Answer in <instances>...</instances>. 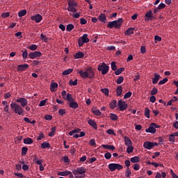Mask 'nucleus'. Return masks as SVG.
Wrapping results in <instances>:
<instances>
[{
  "label": "nucleus",
  "instance_id": "nucleus-1",
  "mask_svg": "<svg viewBox=\"0 0 178 178\" xmlns=\"http://www.w3.org/2000/svg\"><path fill=\"white\" fill-rule=\"evenodd\" d=\"M68 7L67 10L68 12H70V15L72 16L74 19H79L80 17V15H81V13L77 12V10L76 9V6H77V3L74 0H68ZM77 12V13H76ZM74 13V14H72Z\"/></svg>",
  "mask_w": 178,
  "mask_h": 178
},
{
  "label": "nucleus",
  "instance_id": "nucleus-2",
  "mask_svg": "<svg viewBox=\"0 0 178 178\" xmlns=\"http://www.w3.org/2000/svg\"><path fill=\"white\" fill-rule=\"evenodd\" d=\"M82 79H94L95 77V72L91 67H88L84 70H80L78 72Z\"/></svg>",
  "mask_w": 178,
  "mask_h": 178
},
{
  "label": "nucleus",
  "instance_id": "nucleus-3",
  "mask_svg": "<svg viewBox=\"0 0 178 178\" xmlns=\"http://www.w3.org/2000/svg\"><path fill=\"white\" fill-rule=\"evenodd\" d=\"M10 108L14 113H15L16 115H19L20 116L23 115V113H24V110H23L22 106L16 102L11 103Z\"/></svg>",
  "mask_w": 178,
  "mask_h": 178
},
{
  "label": "nucleus",
  "instance_id": "nucleus-4",
  "mask_svg": "<svg viewBox=\"0 0 178 178\" xmlns=\"http://www.w3.org/2000/svg\"><path fill=\"white\" fill-rule=\"evenodd\" d=\"M72 173L75 178H84L86 177V168L79 167L73 170Z\"/></svg>",
  "mask_w": 178,
  "mask_h": 178
},
{
  "label": "nucleus",
  "instance_id": "nucleus-5",
  "mask_svg": "<svg viewBox=\"0 0 178 178\" xmlns=\"http://www.w3.org/2000/svg\"><path fill=\"white\" fill-rule=\"evenodd\" d=\"M123 23V19L120 18L118 20L108 22L107 27L108 29H120L122 24Z\"/></svg>",
  "mask_w": 178,
  "mask_h": 178
},
{
  "label": "nucleus",
  "instance_id": "nucleus-6",
  "mask_svg": "<svg viewBox=\"0 0 178 178\" xmlns=\"http://www.w3.org/2000/svg\"><path fill=\"white\" fill-rule=\"evenodd\" d=\"M97 70L101 72L102 74H106L109 72V67L106 63H102L98 65Z\"/></svg>",
  "mask_w": 178,
  "mask_h": 178
},
{
  "label": "nucleus",
  "instance_id": "nucleus-7",
  "mask_svg": "<svg viewBox=\"0 0 178 178\" xmlns=\"http://www.w3.org/2000/svg\"><path fill=\"white\" fill-rule=\"evenodd\" d=\"M108 169L110 172H115V170H122L123 165L119 163H110L108 164Z\"/></svg>",
  "mask_w": 178,
  "mask_h": 178
},
{
  "label": "nucleus",
  "instance_id": "nucleus-8",
  "mask_svg": "<svg viewBox=\"0 0 178 178\" xmlns=\"http://www.w3.org/2000/svg\"><path fill=\"white\" fill-rule=\"evenodd\" d=\"M159 127H161V126L155 123H152L149 128L145 129V131L146 133H151L152 134H155V133H156V129H159Z\"/></svg>",
  "mask_w": 178,
  "mask_h": 178
},
{
  "label": "nucleus",
  "instance_id": "nucleus-9",
  "mask_svg": "<svg viewBox=\"0 0 178 178\" xmlns=\"http://www.w3.org/2000/svg\"><path fill=\"white\" fill-rule=\"evenodd\" d=\"M81 40H79L78 41V45L79 47H83L84 44L87 42H90V39L88 38V34H83L82 37L81 38Z\"/></svg>",
  "mask_w": 178,
  "mask_h": 178
},
{
  "label": "nucleus",
  "instance_id": "nucleus-10",
  "mask_svg": "<svg viewBox=\"0 0 178 178\" xmlns=\"http://www.w3.org/2000/svg\"><path fill=\"white\" fill-rule=\"evenodd\" d=\"M158 145H159V144L156 143V142L152 143L149 141H146L143 143V147L146 149H152L154 147H158Z\"/></svg>",
  "mask_w": 178,
  "mask_h": 178
},
{
  "label": "nucleus",
  "instance_id": "nucleus-11",
  "mask_svg": "<svg viewBox=\"0 0 178 178\" xmlns=\"http://www.w3.org/2000/svg\"><path fill=\"white\" fill-rule=\"evenodd\" d=\"M145 22H149L151 20H154L155 19V17L154 16V13H152V10H149L145 15Z\"/></svg>",
  "mask_w": 178,
  "mask_h": 178
},
{
  "label": "nucleus",
  "instance_id": "nucleus-12",
  "mask_svg": "<svg viewBox=\"0 0 178 178\" xmlns=\"http://www.w3.org/2000/svg\"><path fill=\"white\" fill-rule=\"evenodd\" d=\"M118 105L121 112L126 111V108H127V104H126V102H123L122 100H119Z\"/></svg>",
  "mask_w": 178,
  "mask_h": 178
},
{
  "label": "nucleus",
  "instance_id": "nucleus-13",
  "mask_svg": "<svg viewBox=\"0 0 178 178\" xmlns=\"http://www.w3.org/2000/svg\"><path fill=\"white\" fill-rule=\"evenodd\" d=\"M41 55H42L41 51H34L29 54L28 56L30 59H35V58H40Z\"/></svg>",
  "mask_w": 178,
  "mask_h": 178
},
{
  "label": "nucleus",
  "instance_id": "nucleus-14",
  "mask_svg": "<svg viewBox=\"0 0 178 178\" xmlns=\"http://www.w3.org/2000/svg\"><path fill=\"white\" fill-rule=\"evenodd\" d=\"M16 102H18L20 104V106L24 107L27 105L28 101L26 98L24 97H20L19 99H17Z\"/></svg>",
  "mask_w": 178,
  "mask_h": 178
},
{
  "label": "nucleus",
  "instance_id": "nucleus-15",
  "mask_svg": "<svg viewBox=\"0 0 178 178\" xmlns=\"http://www.w3.org/2000/svg\"><path fill=\"white\" fill-rule=\"evenodd\" d=\"M31 19L35 22V23H40L42 20V16L40 14H36L35 15H33Z\"/></svg>",
  "mask_w": 178,
  "mask_h": 178
},
{
  "label": "nucleus",
  "instance_id": "nucleus-16",
  "mask_svg": "<svg viewBox=\"0 0 178 178\" xmlns=\"http://www.w3.org/2000/svg\"><path fill=\"white\" fill-rule=\"evenodd\" d=\"M124 140L125 143V145L127 147H130V146L133 145V143L131 142V140H130V138H129L127 136H124Z\"/></svg>",
  "mask_w": 178,
  "mask_h": 178
},
{
  "label": "nucleus",
  "instance_id": "nucleus-17",
  "mask_svg": "<svg viewBox=\"0 0 178 178\" xmlns=\"http://www.w3.org/2000/svg\"><path fill=\"white\" fill-rule=\"evenodd\" d=\"M28 67H29V64L19 65L17 66V70L19 72H23L26 70V69H28Z\"/></svg>",
  "mask_w": 178,
  "mask_h": 178
},
{
  "label": "nucleus",
  "instance_id": "nucleus-18",
  "mask_svg": "<svg viewBox=\"0 0 178 178\" xmlns=\"http://www.w3.org/2000/svg\"><path fill=\"white\" fill-rule=\"evenodd\" d=\"M57 88H58L57 83L53 82L50 84V91H51V92H55Z\"/></svg>",
  "mask_w": 178,
  "mask_h": 178
},
{
  "label": "nucleus",
  "instance_id": "nucleus-19",
  "mask_svg": "<svg viewBox=\"0 0 178 178\" xmlns=\"http://www.w3.org/2000/svg\"><path fill=\"white\" fill-rule=\"evenodd\" d=\"M161 78V75L157 73L154 74V77L152 79V84H156L158 81H159V79Z\"/></svg>",
  "mask_w": 178,
  "mask_h": 178
},
{
  "label": "nucleus",
  "instance_id": "nucleus-20",
  "mask_svg": "<svg viewBox=\"0 0 178 178\" xmlns=\"http://www.w3.org/2000/svg\"><path fill=\"white\" fill-rule=\"evenodd\" d=\"M98 19L99 22H102V23H106V15H105V14L101 13L99 15Z\"/></svg>",
  "mask_w": 178,
  "mask_h": 178
},
{
  "label": "nucleus",
  "instance_id": "nucleus-21",
  "mask_svg": "<svg viewBox=\"0 0 178 178\" xmlns=\"http://www.w3.org/2000/svg\"><path fill=\"white\" fill-rule=\"evenodd\" d=\"M175 137H176V136H175L174 133L169 135L168 140L171 144H175V142L176 141V138H175Z\"/></svg>",
  "mask_w": 178,
  "mask_h": 178
},
{
  "label": "nucleus",
  "instance_id": "nucleus-22",
  "mask_svg": "<svg viewBox=\"0 0 178 178\" xmlns=\"http://www.w3.org/2000/svg\"><path fill=\"white\" fill-rule=\"evenodd\" d=\"M80 131H81V129H73L72 131L69 132V136H73V137H74L75 134H79Z\"/></svg>",
  "mask_w": 178,
  "mask_h": 178
},
{
  "label": "nucleus",
  "instance_id": "nucleus-23",
  "mask_svg": "<svg viewBox=\"0 0 178 178\" xmlns=\"http://www.w3.org/2000/svg\"><path fill=\"white\" fill-rule=\"evenodd\" d=\"M74 58L75 59H81V58H84V54L81 51H79L74 55Z\"/></svg>",
  "mask_w": 178,
  "mask_h": 178
},
{
  "label": "nucleus",
  "instance_id": "nucleus-24",
  "mask_svg": "<svg viewBox=\"0 0 178 178\" xmlns=\"http://www.w3.org/2000/svg\"><path fill=\"white\" fill-rule=\"evenodd\" d=\"M102 147L104 148V149H111V151H115V146L111 145H102Z\"/></svg>",
  "mask_w": 178,
  "mask_h": 178
},
{
  "label": "nucleus",
  "instance_id": "nucleus-25",
  "mask_svg": "<svg viewBox=\"0 0 178 178\" xmlns=\"http://www.w3.org/2000/svg\"><path fill=\"white\" fill-rule=\"evenodd\" d=\"M134 34V28H129L124 33L125 35H131Z\"/></svg>",
  "mask_w": 178,
  "mask_h": 178
},
{
  "label": "nucleus",
  "instance_id": "nucleus-26",
  "mask_svg": "<svg viewBox=\"0 0 178 178\" xmlns=\"http://www.w3.org/2000/svg\"><path fill=\"white\" fill-rule=\"evenodd\" d=\"M88 123L89 125L93 127V129H97V123L95 122V121L92 120V119L89 120L88 121Z\"/></svg>",
  "mask_w": 178,
  "mask_h": 178
},
{
  "label": "nucleus",
  "instance_id": "nucleus-27",
  "mask_svg": "<svg viewBox=\"0 0 178 178\" xmlns=\"http://www.w3.org/2000/svg\"><path fill=\"white\" fill-rule=\"evenodd\" d=\"M70 175H72V172L70 171H63L58 172V176H69Z\"/></svg>",
  "mask_w": 178,
  "mask_h": 178
},
{
  "label": "nucleus",
  "instance_id": "nucleus-28",
  "mask_svg": "<svg viewBox=\"0 0 178 178\" xmlns=\"http://www.w3.org/2000/svg\"><path fill=\"white\" fill-rule=\"evenodd\" d=\"M70 107L72 108V109H77L79 108V104L76 102H70Z\"/></svg>",
  "mask_w": 178,
  "mask_h": 178
},
{
  "label": "nucleus",
  "instance_id": "nucleus-29",
  "mask_svg": "<svg viewBox=\"0 0 178 178\" xmlns=\"http://www.w3.org/2000/svg\"><path fill=\"white\" fill-rule=\"evenodd\" d=\"M64 99H67V101L70 103L74 101L70 93H67L66 97H64Z\"/></svg>",
  "mask_w": 178,
  "mask_h": 178
},
{
  "label": "nucleus",
  "instance_id": "nucleus-30",
  "mask_svg": "<svg viewBox=\"0 0 178 178\" xmlns=\"http://www.w3.org/2000/svg\"><path fill=\"white\" fill-rule=\"evenodd\" d=\"M51 147V145H49V143L48 142H43L41 144V148H42L43 149H47V148H50Z\"/></svg>",
  "mask_w": 178,
  "mask_h": 178
},
{
  "label": "nucleus",
  "instance_id": "nucleus-31",
  "mask_svg": "<svg viewBox=\"0 0 178 178\" xmlns=\"http://www.w3.org/2000/svg\"><path fill=\"white\" fill-rule=\"evenodd\" d=\"M34 141L31 138H26L24 139V144H26L27 145L30 144H33Z\"/></svg>",
  "mask_w": 178,
  "mask_h": 178
},
{
  "label": "nucleus",
  "instance_id": "nucleus-32",
  "mask_svg": "<svg viewBox=\"0 0 178 178\" xmlns=\"http://www.w3.org/2000/svg\"><path fill=\"white\" fill-rule=\"evenodd\" d=\"M122 86H118L117 88H116V95H117V97H120V95H122Z\"/></svg>",
  "mask_w": 178,
  "mask_h": 178
},
{
  "label": "nucleus",
  "instance_id": "nucleus-33",
  "mask_svg": "<svg viewBox=\"0 0 178 178\" xmlns=\"http://www.w3.org/2000/svg\"><path fill=\"white\" fill-rule=\"evenodd\" d=\"M131 162L132 163H138V162H140V157H138V156L131 157Z\"/></svg>",
  "mask_w": 178,
  "mask_h": 178
},
{
  "label": "nucleus",
  "instance_id": "nucleus-34",
  "mask_svg": "<svg viewBox=\"0 0 178 178\" xmlns=\"http://www.w3.org/2000/svg\"><path fill=\"white\" fill-rule=\"evenodd\" d=\"M117 104H118V102H116V100H112L110 102V108H111V109H115V108H116V106H117Z\"/></svg>",
  "mask_w": 178,
  "mask_h": 178
},
{
  "label": "nucleus",
  "instance_id": "nucleus-35",
  "mask_svg": "<svg viewBox=\"0 0 178 178\" xmlns=\"http://www.w3.org/2000/svg\"><path fill=\"white\" fill-rule=\"evenodd\" d=\"M92 113L95 114L96 116H101V111L97 109V108H92Z\"/></svg>",
  "mask_w": 178,
  "mask_h": 178
},
{
  "label": "nucleus",
  "instance_id": "nucleus-36",
  "mask_svg": "<svg viewBox=\"0 0 178 178\" xmlns=\"http://www.w3.org/2000/svg\"><path fill=\"white\" fill-rule=\"evenodd\" d=\"M27 14V10H22L18 13L19 17H23V16H26Z\"/></svg>",
  "mask_w": 178,
  "mask_h": 178
},
{
  "label": "nucleus",
  "instance_id": "nucleus-37",
  "mask_svg": "<svg viewBox=\"0 0 178 178\" xmlns=\"http://www.w3.org/2000/svg\"><path fill=\"white\" fill-rule=\"evenodd\" d=\"M102 92L106 95V97H109V89L108 88H102L101 89Z\"/></svg>",
  "mask_w": 178,
  "mask_h": 178
},
{
  "label": "nucleus",
  "instance_id": "nucleus-38",
  "mask_svg": "<svg viewBox=\"0 0 178 178\" xmlns=\"http://www.w3.org/2000/svg\"><path fill=\"white\" fill-rule=\"evenodd\" d=\"M122 72H124V67L119 68L118 70H115V74L116 76H119Z\"/></svg>",
  "mask_w": 178,
  "mask_h": 178
},
{
  "label": "nucleus",
  "instance_id": "nucleus-39",
  "mask_svg": "<svg viewBox=\"0 0 178 178\" xmlns=\"http://www.w3.org/2000/svg\"><path fill=\"white\" fill-rule=\"evenodd\" d=\"M134 151V147H133V145L131 146H127V154H131Z\"/></svg>",
  "mask_w": 178,
  "mask_h": 178
},
{
  "label": "nucleus",
  "instance_id": "nucleus-40",
  "mask_svg": "<svg viewBox=\"0 0 178 178\" xmlns=\"http://www.w3.org/2000/svg\"><path fill=\"white\" fill-rule=\"evenodd\" d=\"M110 119L111 120H118V115H116V114H115L113 113H111L110 114Z\"/></svg>",
  "mask_w": 178,
  "mask_h": 178
},
{
  "label": "nucleus",
  "instance_id": "nucleus-41",
  "mask_svg": "<svg viewBox=\"0 0 178 178\" xmlns=\"http://www.w3.org/2000/svg\"><path fill=\"white\" fill-rule=\"evenodd\" d=\"M55 131H56V127H52L50 133L49 134V137H54V136H55Z\"/></svg>",
  "mask_w": 178,
  "mask_h": 178
},
{
  "label": "nucleus",
  "instance_id": "nucleus-42",
  "mask_svg": "<svg viewBox=\"0 0 178 178\" xmlns=\"http://www.w3.org/2000/svg\"><path fill=\"white\" fill-rule=\"evenodd\" d=\"M74 29V25L72 24H69L68 25H67V28L66 30L67 31H72L73 29Z\"/></svg>",
  "mask_w": 178,
  "mask_h": 178
},
{
  "label": "nucleus",
  "instance_id": "nucleus-43",
  "mask_svg": "<svg viewBox=\"0 0 178 178\" xmlns=\"http://www.w3.org/2000/svg\"><path fill=\"white\" fill-rule=\"evenodd\" d=\"M72 72H73V69L65 70L63 72V76H67V74H70Z\"/></svg>",
  "mask_w": 178,
  "mask_h": 178
},
{
  "label": "nucleus",
  "instance_id": "nucleus-44",
  "mask_svg": "<svg viewBox=\"0 0 178 178\" xmlns=\"http://www.w3.org/2000/svg\"><path fill=\"white\" fill-rule=\"evenodd\" d=\"M149 113H150L149 108H145V116L147 119H149Z\"/></svg>",
  "mask_w": 178,
  "mask_h": 178
},
{
  "label": "nucleus",
  "instance_id": "nucleus-45",
  "mask_svg": "<svg viewBox=\"0 0 178 178\" xmlns=\"http://www.w3.org/2000/svg\"><path fill=\"white\" fill-rule=\"evenodd\" d=\"M86 136V133L84 131H81L79 135L75 134L74 135V138H79V137H84Z\"/></svg>",
  "mask_w": 178,
  "mask_h": 178
},
{
  "label": "nucleus",
  "instance_id": "nucleus-46",
  "mask_svg": "<svg viewBox=\"0 0 178 178\" xmlns=\"http://www.w3.org/2000/svg\"><path fill=\"white\" fill-rule=\"evenodd\" d=\"M124 80V78H123V76H119L116 80V83L117 84H122Z\"/></svg>",
  "mask_w": 178,
  "mask_h": 178
},
{
  "label": "nucleus",
  "instance_id": "nucleus-47",
  "mask_svg": "<svg viewBox=\"0 0 178 178\" xmlns=\"http://www.w3.org/2000/svg\"><path fill=\"white\" fill-rule=\"evenodd\" d=\"M40 38L42 41H44V42H48V38L44 35V34H40Z\"/></svg>",
  "mask_w": 178,
  "mask_h": 178
},
{
  "label": "nucleus",
  "instance_id": "nucleus-48",
  "mask_svg": "<svg viewBox=\"0 0 178 178\" xmlns=\"http://www.w3.org/2000/svg\"><path fill=\"white\" fill-rule=\"evenodd\" d=\"M132 94L133 93L131 92H128L125 93L124 95V99H127V98H130V97H131Z\"/></svg>",
  "mask_w": 178,
  "mask_h": 178
},
{
  "label": "nucleus",
  "instance_id": "nucleus-49",
  "mask_svg": "<svg viewBox=\"0 0 178 178\" xmlns=\"http://www.w3.org/2000/svg\"><path fill=\"white\" fill-rule=\"evenodd\" d=\"M130 175H131V171L130 170V168H128L125 171V176L126 177H130Z\"/></svg>",
  "mask_w": 178,
  "mask_h": 178
},
{
  "label": "nucleus",
  "instance_id": "nucleus-50",
  "mask_svg": "<svg viewBox=\"0 0 178 178\" xmlns=\"http://www.w3.org/2000/svg\"><path fill=\"white\" fill-rule=\"evenodd\" d=\"M104 158L106 159H111V158H112V154H111V152H106L104 154Z\"/></svg>",
  "mask_w": 178,
  "mask_h": 178
},
{
  "label": "nucleus",
  "instance_id": "nucleus-51",
  "mask_svg": "<svg viewBox=\"0 0 178 178\" xmlns=\"http://www.w3.org/2000/svg\"><path fill=\"white\" fill-rule=\"evenodd\" d=\"M27 151H29V148L24 147L22 149V155H26L27 154Z\"/></svg>",
  "mask_w": 178,
  "mask_h": 178
},
{
  "label": "nucleus",
  "instance_id": "nucleus-52",
  "mask_svg": "<svg viewBox=\"0 0 178 178\" xmlns=\"http://www.w3.org/2000/svg\"><path fill=\"white\" fill-rule=\"evenodd\" d=\"M69 84L70 86H77V79H75L74 81L70 80Z\"/></svg>",
  "mask_w": 178,
  "mask_h": 178
},
{
  "label": "nucleus",
  "instance_id": "nucleus-53",
  "mask_svg": "<svg viewBox=\"0 0 178 178\" xmlns=\"http://www.w3.org/2000/svg\"><path fill=\"white\" fill-rule=\"evenodd\" d=\"M167 81H168V78H164L163 80H161V81H160L159 82V84L160 86H162V85L166 83Z\"/></svg>",
  "mask_w": 178,
  "mask_h": 178
},
{
  "label": "nucleus",
  "instance_id": "nucleus-54",
  "mask_svg": "<svg viewBox=\"0 0 178 178\" xmlns=\"http://www.w3.org/2000/svg\"><path fill=\"white\" fill-rule=\"evenodd\" d=\"M23 59H27V56H29V53L27 52V50H25L22 53Z\"/></svg>",
  "mask_w": 178,
  "mask_h": 178
},
{
  "label": "nucleus",
  "instance_id": "nucleus-55",
  "mask_svg": "<svg viewBox=\"0 0 178 178\" xmlns=\"http://www.w3.org/2000/svg\"><path fill=\"white\" fill-rule=\"evenodd\" d=\"M111 69L112 70H116V69H118V67H116V63H115V61H113L111 63Z\"/></svg>",
  "mask_w": 178,
  "mask_h": 178
},
{
  "label": "nucleus",
  "instance_id": "nucleus-56",
  "mask_svg": "<svg viewBox=\"0 0 178 178\" xmlns=\"http://www.w3.org/2000/svg\"><path fill=\"white\" fill-rule=\"evenodd\" d=\"M107 134H111L113 136H116V134H115V131H113V129H108L106 131Z\"/></svg>",
  "mask_w": 178,
  "mask_h": 178
},
{
  "label": "nucleus",
  "instance_id": "nucleus-57",
  "mask_svg": "<svg viewBox=\"0 0 178 178\" xmlns=\"http://www.w3.org/2000/svg\"><path fill=\"white\" fill-rule=\"evenodd\" d=\"M58 113H59V115H60V116H63V115H65V113H66V110L63 109V108L59 109Z\"/></svg>",
  "mask_w": 178,
  "mask_h": 178
},
{
  "label": "nucleus",
  "instance_id": "nucleus-58",
  "mask_svg": "<svg viewBox=\"0 0 178 178\" xmlns=\"http://www.w3.org/2000/svg\"><path fill=\"white\" fill-rule=\"evenodd\" d=\"M29 49L31 51H35V49H37V44H31L29 46Z\"/></svg>",
  "mask_w": 178,
  "mask_h": 178
},
{
  "label": "nucleus",
  "instance_id": "nucleus-59",
  "mask_svg": "<svg viewBox=\"0 0 178 178\" xmlns=\"http://www.w3.org/2000/svg\"><path fill=\"white\" fill-rule=\"evenodd\" d=\"M10 15V14L9 13V12L3 13L1 14V17H3V18L9 17Z\"/></svg>",
  "mask_w": 178,
  "mask_h": 178
},
{
  "label": "nucleus",
  "instance_id": "nucleus-60",
  "mask_svg": "<svg viewBox=\"0 0 178 178\" xmlns=\"http://www.w3.org/2000/svg\"><path fill=\"white\" fill-rule=\"evenodd\" d=\"M156 94H158V89L154 88L151 91V95H155Z\"/></svg>",
  "mask_w": 178,
  "mask_h": 178
},
{
  "label": "nucleus",
  "instance_id": "nucleus-61",
  "mask_svg": "<svg viewBox=\"0 0 178 178\" xmlns=\"http://www.w3.org/2000/svg\"><path fill=\"white\" fill-rule=\"evenodd\" d=\"M42 162H43L42 159L35 160V163H36L37 165H39V166L42 165Z\"/></svg>",
  "mask_w": 178,
  "mask_h": 178
},
{
  "label": "nucleus",
  "instance_id": "nucleus-62",
  "mask_svg": "<svg viewBox=\"0 0 178 178\" xmlns=\"http://www.w3.org/2000/svg\"><path fill=\"white\" fill-rule=\"evenodd\" d=\"M80 24H87V20L84 18L80 19Z\"/></svg>",
  "mask_w": 178,
  "mask_h": 178
},
{
  "label": "nucleus",
  "instance_id": "nucleus-63",
  "mask_svg": "<svg viewBox=\"0 0 178 178\" xmlns=\"http://www.w3.org/2000/svg\"><path fill=\"white\" fill-rule=\"evenodd\" d=\"M166 7V5L163 3H161L159 5V9H164V8Z\"/></svg>",
  "mask_w": 178,
  "mask_h": 178
},
{
  "label": "nucleus",
  "instance_id": "nucleus-64",
  "mask_svg": "<svg viewBox=\"0 0 178 178\" xmlns=\"http://www.w3.org/2000/svg\"><path fill=\"white\" fill-rule=\"evenodd\" d=\"M45 120H52V115H47L44 116Z\"/></svg>",
  "mask_w": 178,
  "mask_h": 178
}]
</instances>
